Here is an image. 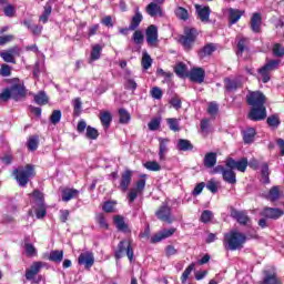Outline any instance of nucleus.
<instances>
[{"label": "nucleus", "instance_id": "obj_1", "mask_svg": "<svg viewBox=\"0 0 284 284\" xmlns=\"http://www.w3.org/2000/svg\"><path fill=\"white\" fill-rule=\"evenodd\" d=\"M245 241H247V236L236 230L224 234V246L226 250H231V252H235V250H243Z\"/></svg>", "mask_w": 284, "mask_h": 284}, {"label": "nucleus", "instance_id": "obj_2", "mask_svg": "<svg viewBox=\"0 0 284 284\" xmlns=\"http://www.w3.org/2000/svg\"><path fill=\"white\" fill-rule=\"evenodd\" d=\"M36 174L34 165L32 164L19 166L18 169L13 170V176L21 187H26V185H28L30 182V179H33Z\"/></svg>", "mask_w": 284, "mask_h": 284}, {"label": "nucleus", "instance_id": "obj_3", "mask_svg": "<svg viewBox=\"0 0 284 284\" xmlns=\"http://www.w3.org/2000/svg\"><path fill=\"white\" fill-rule=\"evenodd\" d=\"M33 196V210L36 212L37 219H44L48 214V209H45V203L43 202V193L34 191Z\"/></svg>", "mask_w": 284, "mask_h": 284}, {"label": "nucleus", "instance_id": "obj_4", "mask_svg": "<svg viewBox=\"0 0 284 284\" xmlns=\"http://www.w3.org/2000/svg\"><path fill=\"white\" fill-rule=\"evenodd\" d=\"M125 255L131 263L134 261V248H132V242H130V240L121 241L115 251V258H123Z\"/></svg>", "mask_w": 284, "mask_h": 284}, {"label": "nucleus", "instance_id": "obj_5", "mask_svg": "<svg viewBox=\"0 0 284 284\" xmlns=\"http://www.w3.org/2000/svg\"><path fill=\"white\" fill-rule=\"evenodd\" d=\"M278 65H281V60H270L266 64L258 69L262 83H268L270 79H272L270 73L274 72V70H278Z\"/></svg>", "mask_w": 284, "mask_h": 284}, {"label": "nucleus", "instance_id": "obj_6", "mask_svg": "<svg viewBox=\"0 0 284 284\" xmlns=\"http://www.w3.org/2000/svg\"><path fill=\"white\" fill-rule=\"evenodd\" d=\"M146 176L148 175L145 174L141 175L140 179L135 182V186L129 191V203H134V201H136V199L139 197V194H143V191L145 190Z\"/></svg>", "mask_w": 284, "mask_h": 284}, {"label": "nucleus", "instance_id": "obj_7", "mask_svg": "<svg viewBox=\"0 0 284 284\" xmlns=\"http://www.w3.org/2000/svg\"><path fill=\"white\" fill-rule=\"evenodd\" d=\"M246 102L251 108L265 106V94L261 93V91L248 92Z\"/></svg>", "mask_w": 284, "mask_h": 284}, {"label": "nucleus", "instance_id": "obj_8", "mask_svg": "<svg viewBox=\"0 0 284 284\" xmlns=\"http://www.w3.org/2000/svg\"><path fill=\"white\" fill-rule=\"evenodd\" d=\"M247 158H242L240 160H234V158H226L225 166L230 168L231 170H237V172H245L247 170Z\"/></svg>", "mask_w": 284, "mask_h": 284}, {"label": "nucleus", "instance_id": "obj_9", "mask_svg": "<svg viewBox=\"0 0 284 284\" xmlns=\"http://www.w3.org/2000/svg\"><path fill=\"white\" fill-rule=\"evenodd\" d=\"M196 29H185L184 36L180 38V42L184 45L185 50H190L197 37Z\"/></svg>", "mask_w": 284, "mask_h": 284}, {"label": "nucleus", "instance_id": "obj_10", "mask_svg": "<svg viewBox=\"0 0 284 284\" xmlns=\"http://www.w3.org/2000/svg\"><path fill=\"white\" fill-rule=\"evenodd\" d=\"M155 215L160 221H164L165 223H172V209L168 204V201L162 203V205L155 212Z\"/></svg>", "mask_w": 284, "mask_h": 284}, {"label": "nucleus", "instance_id": "obj_11", "mask_svg": "<svg viewBox=\"0 0 284 284\" xmlns=\"http://www.w3.org/2000/svg\"><path fill=\"white\" fill-rule=\"evenodd\" d=\"M248 119L251 121H264V119H267V109L265 106H252Z\"/></svg>", "mask_w": 284, "mask_h": 284}, {"label": "nucleus", "instance_id": "obj_12", "mask_svg": "<svg viewBox=\"0 0 284 284\" xmlns=\"http://www.w3.org/2000/svg\"><path fill=\"white\" fill-rule=\"evenodd\" d=\"M224 88L227 92H236L240 88H243V77H236L235 79H224Z\"/></svg>", "mask_w": 284, "mask_h": 284}, {"label": "nucleus", "instance_id": "obj_13", "mask_svg": "<svg viewBox=\"0 0 284 284\" xmlns=\"http://www.w3.org/2000/svg\"><path fill=\"white\" fill-rule=\"evenodd\" d=\"M78 263L83 265L85 270H90L94 265V253L91 251L82 252L78 257Z\"/></svg>", "mask_w": 284, "mask_h": 284}, {"label": "nucleus", "instance_id": "obj_14", "mask_svg": "<svg viewBox=\"0 0 284 284\" xmlns=\"http://www.w3.org/2000/svg\"><path fill=\"white\" fill-rule=\"evenodd\" d=\"M146 43H149L151 48H156V43H159V29L154 24H151L146 29Z\"/></svg>", "mask_w": 284, "mask_h": 284}, {"label": "nucleus", "instance_id": "obj_15", "mask_svg": "<svg viewBox=\"0 0 284 284\" xmlns=\"http://www.w3.org/2000/svg\"><path fill=\"white\" fill-rule=\"evenodd\" d=\"M45 267V263L43 262H33L29 268L26 271L27 281H34V276L41 272V268Z\"/></svg>", "mask_w": 284, "mask_h": 284}, {"label": "nucleus", "instance_id": "obj_16", "mask_svg": "<svg viewBox=\"0 0 284 284\" xmlns=\"http://www.w3.org/2000/svg\"><path fill=\"white\" fill-rule=\"evenodd\" d=\"M10 89H11V99H13V101H22V99H26V94H28L26 87L21 84H14Z\"/></svg>", "mask_w": 284, "mask_h": 284}, {"label": "nucleus", "instance_id": "obj_17", "mask_svg": "<svg viewBox=\"0 0 284 284\" xmlns=\"http://www.w3.org/2000/svg\"><path fill=\"white\" fill-rule=\"evenodd\" d=\"M284 211L281 209H274V207H265L261 212V216H264V219H272L274 221L281 219L283 216Z\"/></svg>", "mask_w": 284, "mask_h": 284}, {"label": "nucleus", "instance_id": "obj_18", "mask_svg": "<svg viewBox=\"0 0 284 284\" xmlns=\"http://www.w3.org/2000/svg\"><path fill=\"white\" fill-rule=\"evenodd\" d=\"M232 219H235L240 225H247L250 223V216H247V212L239 211L236 209L231 210Z\"/></svg>", "mask_w": 284, "mask_h": 284}, {"label": "nucleus", "instance_id": "obj_19", "mask_svg": "<svg viewBox=\"0 0 284 284\" xmlns=\"http://www.w3.org/2000/svg\"><path fill=\"white\" fill-rule=\"evenodd\" d=\"M187 77L194 83H203L205 81V70L203 68H193Z\"/></svg>", "mask_w": 284, "mask_h": 284}, {"label": "nucleus", "instance_id": "obj_20", "mask_svg": "<svg viewBox=\"0 0 284 284\" xmlns=\"http://www.w3.org/2000/svg\"><path fill=\"white\" fill-rule=\"evenodd\" d=\"M195 10L197 12V17L202 23L210 22V14H212V9L210 7H202L201 4L195 6Z\"/></svg>", "mask_w": 284, "mask_h": 284}, {"label": "nucleus", "instance_id": "obj_21", "mask_svg": "<svg viewBox=\"0 0 284 284\" xmlns=\"http://www.w3.org/2000/svg\"><path fill=\"white\" fill-rule=\"evenodd\" d=\"M145 10L149 17H163V9L161 8V4L156 2L149 3Z\"/></svg>", "mask_w": 284, "mask_h": 284}, {"label": "nucleus", "instance_id": "obj_22", "mask_svg": "<svg viewBox=\"0 0 284 284\" xmlns=\"http://www.w3.org/2000/svg\"><path fill=\"white\" fill-rule=\"evenodd\" d=\"M131 183H132V171L126 170L124 173H122L119 187L121 189L122 192H128V189L130 187Z\"/></svg>", "mask_w": 284, "mask_h": 284}, {"label": "nucleus", "instance_id": "obj_23", "mask_svg": "<svg viewBox=\"0 0 284 284\" xmlns=\"http://www.w3.org/2000/svg\"><path fill=\"white\" fill-rule=\"evenodd\" d=\"M262 23H263V18L261 17V13H253V17L251 18L252 32H255V33L261 32Z\"/></svg>", "mask_w": 284, "mask_h": 284}, {"label": "nucleus", "instance_id": "obj_24", "mask_svg": "<svg viewBox=\"0 0 284 284\" xmlns=\"http://www.w3.org/2000/svg\"><path fill=\"white\" fill-rule=\"evenodd\" d=\"M262 284H283V282L278 280L276 272L264 271V280Z\"/></svg>", "mask_w": 284, "mask_h": 284}, {"label": "nucleus", "instance_id": "obj_25", "mask_svg": "<svg viewBox=\"0 0 284 284\" xmlns=\"http://www.w3.org/2000/svg\"><path fill=\"white\" fill-rule=\"evenodd\" d=\"M245 14L244 10H239V9H229V19H230V23L231 26H234V23H239V21L241 20V17Z\"/></svg>", "mask_w": 284, "mask_h": 284}, {"label": "nucleus", "instance_id": "obj_26", "mask_svg": "<svg viewBox=\"0 0 284 284\" xmlns=\"http://www.w3.org/2000/svg\"><path fill=\"white\" fill-rule=\"evenodd\" d=\"M222 178L225 183H230L231 185H235L236 183V172L231 168L224 169Z\"/></svg>", "mask_w": 284, "mask_h": 284}, {"label": "nucleus", "instance_id": "obj_27", "mask_svg": "<svg viewBox=\"0 0 284 284\" xmlns=\"http://www.w3.org/2000/svg\"><path fill=\"white\" fill-rule=\"evenodd\" d=\"M79 196V190L77 189H63L62 190V201L68 203V201H72V199H77Z\"/></svg>", "mask_w": 284, "mask_h": 284}, {"label": "nucleus", "instance_id": "obj_28", "mask_svg": "<svg viewBox=\"0 0 284 284\" xmlns=\"http://www.w3.org/2000/svg\"><path fill=\"white\" fill-rule=\"evenodd\" d=\"M160 143V151H159V158L160 161H165V154H168V143H170L169 139L159 138Z\"/></svg>", "mask_w": 284, "mask_h": 284}, {"label": "nucleus", "instance_id": "obj_29", "mask_svg": "<svg viewBox=\"0 0 284 284\" xmlns=\"http://www.w3.org/2000/svg\"><path fill=\"white\" fill-rule=\"evenodd\" d=\"M100 121L104 130H108L112 123V113H110V111L100 112Z\"/></svg>", "mask_w": 284, "mask_h": 284}, {"label": "nucleus", "instance_id": "obj_30", "mask_svg": "<svg viewBox=\"0 0 284 284\" xmlns=\"http://www.w3.org/2000/svg\"><path fill=\"white\" fill-rule=\"evenodd\" d=\"M174 72L176 77H180V79H185V77H189L190 73H187V65L183 62H179L174 67Z\"/></svg>", "mask_w": 284, "mask_h": 284}, {"label": "nucleus", "instance_id": "obj_31", "mask_svg": "<svg viewBox=\"0 0 284 284\" xmlns=\"http://www.w3.org/2000/svg\"><path fill=\"white\" fill-rule=\"evenodd\" d=\"M215 51H216V45L209 43L199 51V57L200 59H205V57L212 55V53Z\"/></svg>", "mask_w": 284, "mask_h": 284}, {"label": "nucleus", "instance_id": "obj_32", "mask_svg": "<svg viewBox=\"0 0 284 284\" xmlns=\"http://www.w3.org/2000/svg\"><path fill=\"white\" fill-rule=\"evenodd\" d=\"M176 148L181 152H189V151L194 150V145H192V142H190V140H185V139H180L178 141Z\"/></svg>", "mask_w": 284, "mask_h": 284}, {"label": "nucleus", "instance_id": "obj_33", "mask_svg": "<svg viewBox=\"0 0 284 284\" xmlns=\"http://www.w3.org/2000/svg\"><path fill=\"white\" fill-rule=\"evenodd\" d=\"M141 21H143V14H141L139 9H136L135 14L131 19L129 30H136L139 26H141Z\"/></svg>", "mask_w": 284, "mask_h": 284}, {"label": "nucleus", "instance_id": "obj_34", "mask_svg": "<svg viewBox=\"0 0 284 284\" xmlns=\"http://www.w3.org/2000/svg\"><path fill=\"white\" fill-rule=\"evenodd\" d=\"M266 199H267V201H271V203L278 201V199H281V189L278 186H273L268 191Z\"/></svg>", "mask_w": 284, "mask_h": 284}, {"label": "nucleus", "instance_id": "obj_35", "mask_svg": "<svg viewBox=\"0 0 284 284\" xmlns=\"http://www.w3.org/2000/svg\"><path fill=\"white\" fill-rule=\"evenodd\" d=\"M254 136H256V130L254 128H248L243 131L244 143H254Z\"/></svg>", "mask_w": 284, "mask_h": 284}, {"label": "nucleus", "instance_id": "obj_36", "mask_svg": "<svg viewBox=\"0 0 284 284\" xmlns=\"http://www.w3.org/2000/svg\"><path fill=\"white\" fill-rule=\"evenodd\" d=\"M48 261H51L52 263H61V261H63V251H51L48 256Z\"/></svg>", "mask_w": 284, "mask_h": 284}, {"label": "nucleus", "instance_id": "obj_37", "mask_svg": "<svg viewBox=\"0 0 284 284\" xmlns=\"http://www.w3.org/2000/svg\"><path fill=\"white\" fill-rule=\"evenodd\" d=\"M216 165V153L210 152L204 156V166L205 168H214Z\"/></svg>", "mask_w": 284, "mask_h": 284}, {"label": "nucleus", "instance_id": "obj_38", "mask_svg": "<svg viewBox=\"0 0 284 284\" xmlns=\"http://www.w3.org/2000/svg\"><path fill=\"white\" fill-rule=\"evenodd\" d=\"M266 123L272 130H276L278 125H281V118L278 116V114L270 115L266 119Z\"/></svg>", "mask_w": 284, "mask_h": 284}, {"label": "nucleus", "instance_id": "obj_39", "mask_svg": "<svg viewBox=\"0 0 284 284\" xmlns=\"http://www.w3.org/2000/svg\"><path fill=\"white\" fill-rule=\"evenodd\" d=\"M27 148L34 152L39 148V135H31L27 142Z\"/></svg>", "mask_w": 284, "mask_h": 284}, {"label": "nucleus", "instance_id": "obj_40", "mask_svg": "<svg viewBox=\"0 0 284 284\" xmlns=\"http://www.w3.org/2000/svg\"><path fill=\"white\" fill-rule=\"evenodd\" d=\"M180 121L181 120L176 119V118L166 119V123H168L170 130H172V132H180L181 131V126L179 125Z\"/></svg>", "mask_w": 284, "mask_h": 284}, {"label": "nucleus", "instance_id": "obj_41", "mask_svg": "<svg viewBox=\"0 0 284 284\" xmlns=\"http://www.w3.org/2000/svg\"><path fill=\"white\" fill-rule=\"evenodd\" d=\"M261 173H262V183L268 184L270 183V165L267 163L262 164Z\"/></svg>", "mask_w": 284, "mask_h": 284}, {"label": "nucleus", "instance_id": "obj_42", "mask_svg": "<svg viewBox=\"0 0 284 284\" xmlns=\"http://www.w3.org/2000/svg\"><path fill=\"white\" fill-rule=\"evenodd\" d=\"M34 102L37 105H48V95L45 92L40 91L38 94L34 95Z\"/></svg>", "mask_w": 284, "mask_h": 284}, {"label": "nucleus", "instance_id": "obj_43", "mask_svg": "<svg viewBox=\"0 0 284 284\" xmlns=\"http://www.w3.org/2000/svg\"><path fill=\"white\" fill-rule=\"evenodd\" d=\"M141 65L144 70H150V68H152V57H150L146 51L142 54Z\"/></svg>", "mask_w": 284, "mask_h": 284}, {"label": "nucleus", "instance_id": "obj_44", "mask_svg": "<svg viewBox=\"0 0 284 284\" xmlns=\"http://www.w3.org/2000/svg\"><path fill=\"white\" fill-rule=\"evenodd\" d=\"M175 17H178V19H181L182 21H187V19H190V13L186 11L185 8L178 7L175 9Z\"/></svg>", "mask_w": 284, "mask_h": 284}, {"label": "nucleus", "instance_id": "obj_45", "mask_svg": "<svg viewBox=\"0 0 284 284\" xmlns=\"http://www.w3.org/2000/svg\"><path fill=\"white\" fill-rule=\"evenodd\" d=\"M102 50H103V47H101L100 44L93 45L91 51V61H99V59H101Z\"/></svg>", "mask_w": 284, "mask_h": 284}, {"label": "nucleus", "instance_id": "obj_46", "mask_svg": "<svg viewBox=\"0 0 284 284\" xmlns=\"http://www.w3.org/2000/svg\"><path fill=\"white\" fill-rule=\"evenodd\" d=\"M50 14H52V7L50 4H45L44 6V11L43 13L40 16L39 21L41 23H48V19H50Z\"/></svg>", "mask_w": 284, "mask_h": 284}, {"label": "nucleus", "instance_id": "obj_47", "mask_svg": "<svg viewBox=\"0 0 284 284\" xmlns=\"http://www.w3.org/2000/svg\"><path fill=\"white\" fill-rule=\"evenodd\" d=\"M95 222L98 223L99 227H101V230H108L110 227L108 221H105V216L102 213L95 215Z\"/></svg>", "mask_w": 284, "mask_h": 284}, {"label": "nucleus", "instance_id": "obj_48", "mask_svg": "<svg viewBox=\"0 0 284 284\" xmlns=\"http://www.w3.org/2000/svg\"><path fill=\"white\" fill-rule=\"evenodd\" d=\"M114 223L120 232H125L128 230V225L121 215L114 216Z\"/></svg>", "mask_w": 284, "mask_h": 284}, {"label": "nucleus", "instance_id": "obj_49", "mask_svg": "<svg viewBox=\"0 0 284 284\" xmlns=\"http://www.w3.org/2000/svg\"><path fill=\"white\" fill-rule=\"evenodd\" d=\"M194 267H196L195 263H191L185 271L182 273L181 281L182 283H186L187 278H190V274L194 272Z\"/></svg>", "mask_w": 284, "mask_h": 284}, {"label": "nucleus", "instance_id": "obj_50", "mask_svg": "<svg viewBox=\"0 0 284 284\" xmlns=\"http://www.w3.org/2000/svg\"><path fill=\"white\" fill-rule=\"evenodd\" d=\"M0 57L6 63H17V59L7 50L1 51Z\"/></svg>", "mask_w": 284, "mask_h": 284}, {"label": "nucleus", "instance_id": "obj_51", "mask_svg": "<svg viewBox=\"0 0 284 284\" xmlns=\"http://www.w3.org/2000/svg\"><path fill=\"white\" fill-rule=\"evenodd\" d=\"M144 168L149 170L150 172H160L161 170V164L156 161H149L144 163Z\"/></svg>", "mask_w": 284, "mask_h": 284}, {"label": "nucleus", "instance_id": "obj_52", "mask_svg": "<svg viewBox=\"0 0 284 284\" xmlns=\"http://www.w3.org/2000/svg\"><path fill=\"white\" fill-rule=\"evenodd\" d=\"M87 139H91L92 141H97L99 139V131L92 126H87Z\"/></svg>", "mask_w": 284, "mask_h": 284}, {"label": "nucleus", "instance_id": "obj_53", "mask_svg": "<svg viewBox=\"0 0 284 284\" xmlns=\"http://www.w3.org/2000/svg\"><path fill=\"white\" fill-rule=\"evenodd\" d=\"M119 115H120V123L125 124L130 123V113L125 109H120L119 110Z\"/></svg>", "mask_w": 284, "mask_h": 284}, {"label": "nucleus", "instance_id": "obj_54", "mask_svg": "<svg viewBox=\"0 0 284 284\" xmlns=\"http://www.w3.org/2000/svg\"><path fill=\"white\" fill-rule=\"evenodd\" d=\"M213 217H214V213H212V211L210 210H205L202 212L200 221L202 223H210V221H212Z\"/></svg>", "mask_w": 284, "mask_h": 284}, {"label": "nucleus", "instance_id": "obj_55", "mask_svg": "<svg viewBox=\"0 0 284 284\" xmlns=\"http://www.w3.org/2000/svg\"><path fill=\"white\" fill-rule=\"evenodd\" d=\"M273 54H274V57H278V58L284 57V47H283V44L275 43L273 45Z\"/></svg>", "mask_w": 284, "mask_h": 284}, {"label": "nucleus", "instance_id": "obj_56", "mask_svg": "<svg viewBox=\"0 0 284 284\" xmlns=\"http://www.w3.org/2000/svg\"><path fill=\"white\" fill-rule=\"evenodd\" d=\"M82 105H83V102H81V98H75L73 100V112H74V114H77V116H79V114H81Z\"/></svg>", "mask_w": 284, "mask_h": 284}, {"label": "nucleus", "instance_id": "obj_57", "mask_svg": "<svg viewBox=\"0 0 284 284\" xmlns=\"http://www.w3.org/2000/svg\"><path fill=\"white\" fill-rule=\"evenodd\" d=\"M149 130H151L152 132L156 131L159 128H161V119L159 118H155V119H152L149 124Z\"/></svg>", "mask_w": 284, "mask_h": 284}, {"label": "nucleus", "instance_id": "obj_58", "mask_svg": "<svg viewBox=\"0 0 284 284\" xmlns=\"http://www.w3.org/2000/svg\"><path fill=\"white\" fill-rule=\"evenodd\" d=\"M24 250L27 252V256H37V247H34L33 244H30V243H26L24 244Z\"/></svg>", "mask_w": 284, "mask_h": 284}, {"label": "nucleus", "instance_id": "obj_59", "mask_svg": "<svg viewBox=\"0 0 284 284\" xmlns=\"http://www.w3.org/2000/svg\"><path fill=\"white\" fill-rule=\"evenodd\" d=\"M200 128L203 134L207 135L210 134V120L204 119L200 123Z\"/></svg>", "mask_w": 284, "mask_h": 284}, {"label": "nucleus", "instance_id": "obj_60", "mask_svg": "<svg viewBox=\"0 0 284 284\" xmlns=\"http://www.w3.org/2000/svg\"><path fill=\"white\" fill-rule=\"evenodd\" d=\"M246 47H247V38L240 39L237 43V54L244 53Z\"/></svg>", "mask_w": 284, "mask_h": 284}, {"label": "nucleus", "instance_id": "obj_61", "mask_svg": "<svg viewBox=\"0 0 284 284\" xmlns=\"http://www.w3.org/2000/svg\"><path fill=\"white\" fill-rule=\"evenodd\" d=\"M50 121L53 125H57L61 121V110H54L50 116Z\"/></svg>", "mask_w": 284, "mask_h": 284}, {"label": "nucleus", "instance_id": "obj_62", "mask_svg": "<svg viewBox=\"0 0 284 284\" xmlns=\"http://www.w3.org/2000/svg\"><path fill=\"white\" fill-rule=\"evenodd\" d=\"M1 77H10L12 74V67L8 64H2L0 68Z\"/></svg>", "mask_w": 284, "mask_h": 284}, {"label": "nucleus", "instance_id": "obj_63", "mask_svg": "<svg viewBox=\"0 0 284 284\" xmlns=\"http://www.w3.org/2000/svg\"><path fill=\"white\" fill-rule=\"evenodd\" d=\"M0 99L2 101H10V99H12V91L11 89H4L1 93H0Z\"/></svg>", "mask_w": 284, "mask_h": 284}, {"label": "nucleus", "instance_id": "obj_64", "mask_svg": "<svg viewBox=\"0 0 284 284\" xmlns=\"http://www.w3.org/2000/svg\"><path fill=\"white\" fill-rule=\"evenodd\" d=\"M6 17H14V12H17V9L12 4H7L3 9Z\"/></svg>", "mask_w": 284, "mask_h": 284}]
</instances>
